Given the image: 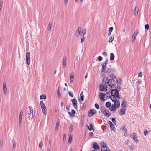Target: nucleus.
Listing matches in <instances>:
<instances>
[{
    "label": "nucleus",
    "mask_w": 151,
    "mask_h": 151,
    "mask_svg": "<svg viewBox=\"0 0 151 151\" xmlns=\"http://www.w3.org/2000/svg\"><path fill=\"white\" fill-rule=\"evenodd\" d=\"M59 87L58 89V95L59 98H60V96L61 94L59 92Z\"/></svg>",
    "instance_id": "8fccbe9b"
},
{
    "label": "nucleus",
    "mask_w": 151,
    "mask_h": 151,
    "mask_svg": "<svg viewBox=\"0 0 151 151\" xmlns=\"http://www.w3.org/2000/svg\"><path fill=\"white\" fill-rule=\"evenodd\" d=\"M107 88H108V87H107V86H106V88L105 89V91L106 93L107 94H108L109 95L110 93H111V91H108Z\"/></svg>",
    "instance_id": "ea45409f"
},
{
    "label": "nucleus",
    "mask_w": 151,
    "mask_h": 151,
    "mask_svg": "<svg viewBox=\"0 0 151 151\" xmlns=\"http://www.w3.org/2000/svg\"><path fill=\"white\" fill-rule=\"evenodd\" d=\"M113 30V27H111L109 29V33L108 34V35L109 36L111 35L112 31Z\"/></svg>",
    "instance_id": "a878e982"
},
{
    "label": "nucleus",
    "mask_w": 151,
    "mask_h": 151,
    "mask_svg": "<svg viewBox=\"0 0 151 151\" xmlns=\"http://www.w3.org/2000/svg\"><path fill=\"white\" fill-rule=\"evenodd\" d=\"M22 116H19V121H20V122H22Z\"/></svg>",
    "instance_id": "13d9d810"
},
{
    "label": "nucleus",
    "mask_w": 151,
    "mask_h": 151,
    "mask_svg": "<svg viewBox=\"0 0 151 151\" xmlns=\"http://www.w3.org/2000/svg\"><path fill=\"white\" fill-rule=\"evenodd\" d=\"M108 78H103L102 81L103 84H104V86H108Z\"/></svg>",
    "instance_id": "1a4fd4ad"
},
{
    "label": "nucleus",
    "mask_w": 151,
    "mask_h": 151,
    "mask_svg": "<svg viewBox=\"0 0 151 151\" xmlns=\"http://www.w3.org/2000/svg\"><path fill=\"white\" fill-rule=\"evenodd\" d=\"M102 55L105 57L107 56V54L106 52H103L102 53Z\"/></svg>",
    "instance_id": "338daca9"
},
{
    "label": "nucleus",
    "mask_w": 151,
    "mask_h": 151,
    "mask_svg": "<svg viewBox=\"0 0 151 151\" xmlns=\"http://www.w3.org/2000/svg\"><path fill=\"white\" fill-rule=\"evenodd\" d=\"M111 115V113L109 112V111L106 114V115H105V116L109 117V116H110Z\"/></svg>",
    "instance_id": "e433bc0d"
},
{
    "label": "nucleus",
    "mask_w": 151,
    "mask_h": 151,
    "mask_svg": "<svg viewBox=\"0 0 151 151\" xmlns=\"http://www.w3.org/2000/svg\"><path fill=\"white\" fill-rule=\"evenodd\" d=\"M67 57L65 56L63 57L62 65L63 68H65L66 66Z\"/></svg>",
    "instance_id": "0eeeda50"
},
{
    "label": "nucleus",
    "mask_w": 151,
    "mask_h": 151,
    "mask_svg": "<svg viewBox=\"0 0 151 151\" xmlns=\"http://www.w3.org/2000/svg\"><path fill=\"white\" fill-rule=\"evenodd\" d=\"M106 65L104 63H103L102 64V69L101 70V73H102L104 71L106 70Z\"/></svg>",
    "instance_id": "412c9836"
},
{
    "label": "nucleus",
    "mask_w": 151,
    "mask_h": 151,
    "mask_svg": "<svg viewBox=\"0 0 151 151\" xmlns=\"http://www.w3.org/2000/svg\"><path fill=\"white\" fill-rule=\"evenodd\" d=\"M117 93L116 94V97L117 98L120 99V95H119V91H118L117 92Z\"/></svg>",
    "instance_id": "4c0bfd02"
},
{
    "label": "nucleus",
    "mask_w": 151,
    "mask_h": 151,
    "mask_svg": "<svg viewBox=\"0 0 151 151\" xmlns=\"http://www.w3.org/2000/svg\"><path fill=\"white\" fill-rule=\"evenodd\" d=\"M66 140V136L65 134H64L63 139V142L65 143Z\"/></svg>",
    "instance_id": "de8ad7c7"
},
{
    "label": "nucleus",
    "mask_w": 151,
    "mask_h": 151,
    "mask_svg": "<svg viewBox=\"0 0 151 151\" xmlns=\"http://www.w3.org/2000/svg\"><path fill=\"white\" fill-rule=\"evenodd\" d=\"M116 108H117V107L113 106V105H112V106H111V108H110L109 110H111L112 111H114L116 110Z\"/></svg>",
    "instance_id": "bb28decb"
},
{
    "label": "nucleus",
    "mask_w": 151,
    "mask_h": 151,
    "mask_svg": "<svg viewBox=\"0 0 151 151\" xmlns=\"http://www.w3.org/2000/svg\"><path fill=\"white\" fill-rule=\"evenodd\" d=\"M118 91V90H116L115 89H112L111 91V95H116L117 91Z\"/></svg>",
    "instance_id": "dca6fc26"
},
{
    "label": "nucleus",
    "mask_w": 151,
    "mask_h": 151,
    "mask_svg": "<svg viewBox=\"0 0 151 151\" xmlns=\"http://www.w3.org/2000/svg\"><path fill=\"white\" fill-rule=\"evenodd\" d=\"M90 127L88 126H87L88 129L89 131H91L93 130V131L94 130V129L93 126V124L92 123L90 124H89Z\"/></svg>",
    "instance_id": "a211bd4d"
},
{
    "label": "nucleus",
    "mask_w": 151,
    "mask_h": 151,
    "mask_svg": "<svg viewBox=\"0 0 151 151\" xmlns=\"http://www.w3.org/2000/svg\"><path fill=\"white\" fill-rule=\"evenodd\" d=\"M125 108L122 109L119 112V114L121 115H124L125 114Z\"/></svg>",
    "instance_id": "4468645a"
},
{
    "label": "nucleus",
    "mask_w": 151,
    "mask_h": 151,
    "mask_svg": "<svg viewBox=\"0 0 151 151\" xmlns=\"http://www.w3.org/2000/svg\"><path fill=\"white\" fill-rule=\"evenodd\" d=\"M114 106L117 107V108H118L120 106V104L119 101V100L117 99L114 102Z\"/></svg>",
    "instance_id": "f8f14e48"
},
{
    "label": "nucleus",
    "mask_w": 151,
    "mask_h": 151,
    "mask_svg": "<svg viewBox=\"0 0 151 151\" xmlns=\"http://www.w3.org/2000/svg\"><path fill=\"white\" fill-rule=\"evenodd\" d=\"M13 143V148H14L16 147V144L14 140H13L12 141Z\"/></svg>",
    "instance_id": "58836bf2"
},
{
    "label": "nucleus",
    "mask_w": 151,
    "mask_h": 151,
    "mask_svg": "<svg viewBox=\"0 0 151 151\" xmlns=\"http://www.w3.org/2000/svg\"><path fill=\"white\" fill-rule=\"evenodd\" d=\"M74 78V75L72 74H71L70 77V82L72 83L73 81Z\"/></svg>",
    "instance_id": "2f4dec72"
},
{
    "label": "nucleus",
    "mask_w": 151,
    "mask_h": 151,
    "mask_svg": "<svg viewBox=\"0 0 151 151\" xmlns=\"http://www.w3.org/2000/svg\"><path fill=\"white\" fill-rule=\"evenodd\" d=\"M115 90H120V86L119 85H118L117 86H116L115 87Z\"/></svg>",
    "instance_id": "79ce46f5"
},
{
    "label": "nucleus",
    "mask_w": 151,
    "mask_h": 151,
    "mask_svg": "<svg viewBox=\"0 0 151 151\" xmlns=\"http://www.w3.org/2000/svg\"><path fill=\"white\" fill-rule=\"evenodd\" d=\"M68 114H69L70 116H71L72 117H74L75 116L73 114H72L70 112H68Z\"/></svg>",
    "instance_id": "69168bd1"
},
{
    "label": "nucleus",
    "mask_w": 151,
    "mask_h": 151,
    "mask_svg": "<svg viewBox=\"0 0 151 151\" xmlns=\"http://www.w3.org/2000/svg\"><path fill=\"white\" fill-rule=\"evenodd\" d=\"M3 91L4 92V94L5 95L6 93L7 88L6 83L5 82H4L3 84Z\"/></svg>",
    "instance_id": "9b49d317"
},
{
    "label": "nucleus",
    "mask_w": 151,
    "mask_h": 151,
    "mask_svg": "<svg viewBox=\"0 0 151 151\" xmlns=\"http://www.w3.org/2000/svg\"><path fill=\"white\" fill-rule=\"evenodd\" d=\"M145 27L146 29L147 30H148L149 29V26L148 24H147L145 25Z\"/></svg>",
    "instance_id": "09e8293b"
},
{
    "label": "nucleus",
    "mask_w": 151,
    "mask_h": 151,
    "mask_svg": "<svg viewBox=\"0 0 151 151\" xmlns=\"http://www.w3.org/2000/svg\"><path fill=\"white\" fill-rule=\"evenodd\" d=\"M82 93L83 91L80 94V95L81 96V99L82 101H83L84 100V96L83 94L82 95H81V94Z\"/></svg>",
    "instance_id": "37998d69"
},
{
    "label": "nucleus",
    "mask_w": 151,
    "mask_h": 151,
    "mask_svg": "<svg viewBox=\"0 0 151 151\" xmlns=\"http://www.w3.org/2000/svg\"><path fill=\"white\" fill-rule=\"evenodd\" d=\"M110 60H114V55L112 53H111L110 54Z\"/></svg>",
    "instance_id": "cd10ccee"
},
{
    "label": "nucleus",
    "mask_w": 151,
    "mask_h": 151,
    "mask_svg": "<svg viewBox=\"0 0 151 151\" xmlns=\"http://www.w3.org/2000/svg\"><path fill=\"white\" fill-rule=\"evenodd\" d=\"M112 96H113V97L112 98L111 96H110L109 97L110 98V99L113 102H114L116 100H117V99H116V97L115 96V95H111Z\"/></svg>",
    "instance_id": "6ab92c4d"
},
{
    "label": "nucleus",
    "mask_w": 151,
    "mask_h": 151,
    "mask_svg": "<svg viewBox=\"0 0 151 151\" xmlns=\"http://www.w3.org/2000/svg\"><path fill=\"white\" fill-rule=\"evenodd\" d=\"M40 104L42 110V113L45 115H46V114L47 111V109L46 106L43 103L42 101H40Z\"/></svg>",
    "instance_id": "7ed1b4c3"
},
{
    "label": "nucleus",
    "mask_w": 151,
    "mask_h": 151,
    "mask_svg": "<svg viewBox=\"0 0 151 151\" xmlns=\"http://www.w3.org/2000/svg\"><path fill=\"white\" fill-rule=\"evenodd\" d=\"M71 101L73 103V105L75 109L77 108V101L76 99H71Z\"/></svg>",
    "instance_id": "6e6552de"
},
{
    "label": "nucleus",
    "mask_w": 151,
    "mask_h": 151,
    "mask_svg": "<svg viewBox=\"0 0 151 151\" xmlns=\"http://www.w3.org/2000/svg\"><path fill=\"white\" fill-rule=\"evenodd\" d=\"M97 113L96 111L93 109H90L88 112V115L90 117L92 115L95 114Z\"/></svg>",
    "instance_id": "20e7f679"
},
{
    "label": "nucleus",
    "mask_w": 151,
    "mask_h": 151,
    "mask_svg": "<svg viewBox=\"0 0 151 151\" xmlns=\"http://www.w3.org/2000/svg\"><path fill=\"white\" fill-rule=\"evenodd\" d=\"M126 101L125 100H124L122 102L121 104V106L122 107V108H125V107H126Z\"/></svg>",
    "instance_id": "4be33fe9"
},
{
    "label": "nucleus",
    "mask_w": 151,
    "mask_h": 151,
    "mask_svg": "<svg viewBox=\"0 0 151 151\" xmlns=\"http://www.w3.org/2000/svg\"><path fill=\"white\" fill-rule=\"evenodd\" d=\"M138 32L137 30L135 32L134 34L133 35L132 37V42H133L135 41L136 39V37L137 35Z\"/></svg>",
    "instance_id": "9d476101"
},
{
    "label": "nucleus",
    "mask_w": 151,
    "mask_h": 151,
    "mask_svg": "<svg viewBox=\"0 0 151 151\" xmlns=\"http://www.w3.org/2000/svg\"><path fill=\"white\" fill-rule=\"evenodd\" d=\"M43 145V143L42 142H41L39 144V147H40L41 148L42 147Z\"/></svg>",
    "instance_id": "e2e57ef3"
},
{
    "label": "nucleus",
    "mask_w": 151,
    "mask_h": 151,
    "mask_svg": "<svg viewBox=\"0 0 151 151\" xmlns=\"http://www.w3.org/2000/svg\"><path fill=\"white\" fill-rule=\"evenodd\" d=\"M105 88L104 86L103 85H101L100 86V90L101 91H103Z\"/></svg>",
    "instance_id": "c756f323"
},
{
    "label": "nucleus",
    "mask_w": 151,
    "mask_h": 151,
    "mask_svg": "<svg viewBox=\"0 0 151 151\" xmlns=\"http://www.w3.org/2000/svg\"><path fill=\"white\" fill-rule=\"evenodd\" d=\"M148 132L146 130H145L144 132V134L145 136H146L148 133Z\"/></svg>",
    "instance_id": "5fc2aeb1"
},
{
    "label": "nucleus",
    "mask_w": 151,
    "mask_h": 151,
    "mask_svg": "<svg viewBox=\"0 0 151 151\" xmlns=\"http://www.w3.org/2000/svg\"><path fill=\"white\" fill-rule=\"evenodd\" d=\"M99 97L101 101H104L105 100V99H104L105 97V94L104 93L102 92L100 93H99Z\"/></svg>",
    "instance_id": "ddd939ff"
},
{
    "label": "nucleus",
    "mask_w": 151,
    "mask_h": 151,
    "mask_svg": "<svg viewBox=\"0 0 151 151\" xmlns=\"http://www.w3.org/2000/svg\"><path fill=\"white\" fill-rule=\"evenodd\" d=\"M137 138V136H136L135 137H134L133 139L136 142H138V140Z\"/></svg>",
    "instance_id": "c03bdc74"
},
{
    "label": "nucleus",
    "mask_w": 151,
    "mask_h": 151,
    "mask_svg": "<svg viewBox=\"0 0 151 151\" xmlns=\"http://www.w3.org/2000/svg\"><path fill=\"white\" fill-rule=\"evenodd\" d=\"M59 123L58 122H57V123H56V129H57L58 127H59Z\"/></svg>",
    "instance_id": "bf43d9fd"
},
{
    "label": "nucleus",
    "mask_w": 151,
    "mask_h": 151,
    "mask_svg": "<svg viewBox=\"0 0 151 151\" xmlns=\"http://www.w3.org/2000/svg\"><path fill=\"white\" fill-rule=\"evenodd\" d=\"M84 40H85V38H84V37H83L81 39V43H83L84 42Z\"/></svg>",
    "instance_id": "774afa93"
},
{
    "label": "nucleus",
    "mask_w": 151,
    "mask_h": 151,
    "mask_svg": "<svg viewBox=\"0 0 151 151\" xmlns=\"http://www.w3.org/2000/svg\"><path fill=\"white\" fill-rule=\"evenodd\" d=\"M120 130H123V132H124V135H125V133L126 134L127 130V129L125 128V127L124 126H122L120 129Z\"/></svg>",
    "instance_id": "5701e85b"
},
{
    "label": "nucleus",
    "mask_w": 151,
    "mask_h": 151,
    "mask_svg": "<svg viewBox=\"0 0 151 151\" xmlns=\"http://www.w3.org/2000/svg\"><path fill=\"white\" fill-rule=\"evenodd\" d=\"M29 111H28V115L29 116L28 117V118L30 120V119H32L34 115H35V111L34 114H33V109H32L31 107L30 106L29 107Z\"/></svg>",
    "instance_id": "f257e3e1"
},
{
    "label": "nucleus",
    "mask_w": 151,
    "mask_h": 151,
    "mask_svg": "<svg viewBox=\"0 0 151 151\" xmlns=\"http://www.w3.org/2000/svg\"><path fill=\"white\" fill-rule=\"evenodd\" d=\"M111 106V103L109 102H106L105 104V106L106 107L109 108Z\"/></svg>",
    "instance_id": "72a5a7b5"
},
{
    "label": "nucleus",
    "mask_w": 151,
    "mask_h": 151,
    "mask_svg": "<svg viewBox=\"0 0 151 151\" xmlns=\"http://www.w3.org/2000/svg\"><path fill=\"white\" fill-rule=\"evenodd\" d=\"M81 32V29L80 27H78L76 32V36L77 37L80 34Z\"/></svg>",
    "instance_id": "f3484780"
},
{
    "label": "nucleus",
    "mask_w": 151,
    "mask_h": 151,
    "mask_svg": "<svg viewBox=\"0 0 151 151\" xmlns=\"http://www.w3.org/2000/svg\"><path fill=\"white\" fill-rule=\"evenodd\" d=\"M46 98V96L45 95H43L40 96V99H45Z\"/></svg>",
    "instance_id": "f704fd0d"
},
{
    "label": "nucleus",
    "mask_w": 151,
    "mask_h": 151,
    "mask_svg": "<svg viewBox=\"0 0 151 151\" xmlns=\"http://www.w3.org/2000/svg\"><path fill=\"white\" fill-rule=\"evenodd\" d=\"M52 26V22H50L48 27L47 29L49 31H50L51 29V27Z\"/></svg>",
    "instance_id": "393cba45"
},
{
    "label": "nucleus",
    "mask_w": 151,
    "mask_h": 151,
    "mask_svg": "<svg viewBox=\"0 0 151 151\" xmlns=\"http://www.w3.org/2000/svg\"><path fill=\"white\" fill-rule=\"evenodd\" d=\"M114 128L115 127L113 124V125H110V128L111 130H114Z\"/></svg>",
    "instance_id": "3c124183"
},
{
    "label": "nucleus",
    "mask_w": 151,
    "mask_h": 151,
    "mask_svg": "<svg viewBox=\"0 0 151 151\" xmlns=\"http://www.w3.org/2000/svg\"><path fill=\"white\" fill-rule=\"evenodd\" d=\"M86 107V104H85V103H84L83 105V106H82V107H81V109H84Z\"/></svg>",
    "instance_id": "4d7b16f0"
},
{
    "label": "nucleus",
    "mask_w": 151,
    "mask_h": 151,
    "mask_svg": "<svg viewBox=\"0 0 151 151\" xmlns=\"http://www.w3.org/2000/svg\"><path fill=\"white\" fill-rule=\"evenodd\" d=\"M72 137L71 136L70 137H69V140L68 141V143H69V144H70L71 143V141L72 140Z\"/></svg>",
    "instance_id": "a19ab883"
},
{
    "label": "nucleus",
    "mask_w": 151,
    "mask_h": 151,
    "mask_svg": "<svg viewBox=\"0 0 151 151\" xmlns=\"http://www.w3.org/2000/svg\"><path fill=\"white\" fill-rule=\"evenodd\" d=\"M3 4V2L2 0L0 1V11H1Z\"/></svg>",
    "instance_id": "a18cd8bd"
},
{
    "label": "nucleus",
    "mask_w": 151,
    "mask_h": 151,
    "mask_svg": "<svg viewBox=\"0 0 151 151\" xmlns=\"http://www.w3.org/2000/svg\"><path fill=\"white\" fill-rule=\"evenodd\" d=\"M112 121L114 124H116V121L115 119V118H112Z\"/></svg>",
    "instance_id": "6e6d98bb"
},
{
    "label": "nucleus",
    "mask_w": 151,
    "mask_h": 151,
    "mask_svg": "<svg viewBox=\"0 0 151 151\" xmlns=\"http://www.w3.org/2000/svg\"><path fill=\"white\" fill-rule=\"evenodd\" d=\"M86 30L84 29L82 30L81 32V35H82V37H83L85 34H86Z\"/></svg>",
    "instance_id": "473e14b6"
},
{
    "label": "nucleus",
    "mask_w": 151,
    "mask_h": 151,
    "mask_svg": "<svg viewBox=\"0 0 151 151\" xmlns=\"http://www.w3.org/2000/svg\"><path fill=\"white\" fill-rule=\"evenodd\" d=\"M108 85L110 86V88H112L116 86L115 81L113 79H109L108 81Z\"/></svg>",
    "instance_id": "f03ea898"
},
{
    "label": "nucleus",
    "mask_w": 151,
    "mask_h": 151,
    "mask_svg": "<svg viewBox=\"0 0 151 151\" xmlns=\"http://www.w3.org/2000/svg\"><path fill=\"white\" fill-rule=\"evenodd\" d=\"M101 151H106L107 150V148L106 147L103 148V147H101Z\"/></svg>",
    "instance_id": "052dcab7"
},
{
    "label": "nucleus",
    "mask_w": 151,
    "mask_h": 151,
    "mask_svg": "<svg viewBox=\"0 0 151 151\" xmlns=\"http://www.w3.org/2000/svg\"><path fill=\"white\" fill-rule=\"evenodd\" d=\"M93 147L95 150H97L99 148V145L96 143H95V144H93Z\"/></svg>",
    "instance_id": "aec40b11"
},
{
    "label": "nucleus",
    "mask_w": 151,
    "mask_h": 151,
    "mask_svg": "<svg viewBox=\"0 0 151 151\" xmlns=\"http://www.w3.org/2000/svg\"><path fill=\"white\" fill-rule=\"evenodd\" d=\"M68 94H69V95L70 96H71V97H73V93H71V92H69Z\"/></svg>",
    "instance_id": "680f3d73"
},
{
    "label": "nucleus",
    "mask_w": 151,
    "mask_h": 151,
    "mask_svg": "<svg viewBox=\"0 0 151 151\" xmlns=\"http://www.w3.org/2000/svg\"><path fill=\"white\" fill-rule=\"evenodd\" d=\"M95 108H96L97 109H99V106L97 103L95 104Z\"/></svg>",
    "instance_id": "49530a36"
},
{
    "label": "nucleus",
    "mask_w": 151,
    "mask_h": 151,
    "mask_svg": "<svg viewBox=\"0 0 151 151\" xmlns=\"http://www.w3.org/2000/svg\"><path fill=\"white\" fill-rule=\"evenodd\" d=\"M101 147H103V148H106V144L104 142H101Z\"/></svg>",
    "instance_id": "7c9ffc66"
},
{
    "label": "nucleus",
    "mask_w": 151,
    "mask_h": 151,
    "mask_svg": "<svg viewBox=\"0 0 151 151\" xmlns=\"http://www.w3.org/2000/svg\"><path fill=\"white\" fill-rule=\"evenodd\" d=\"M115 70L113 68H108L107 69L106 72L108 73H112L114 72Z\"/></svg>",
    "instance_id": "2eb2a0df"
},
{
    "label": "nucleus",
    "mask_w": 151,
    "mask_h": 151,
    "mask_svg": "<svg viewBox=\"0 0 151 151\" xmlns=\"http://www.w3.org/2000/svg\"><path fill=\"white\" fill-rule=\"evenodd\" d=\"M114 35H113V36H110L108 42L109 43L111 42L113 40V39L114 38Z\"/></svg>",
    "instance_id": "b1692460"
},
{
    "label": "nucleus",
    "mask_w": 151,
    "mask_h": 151,
    "mask_svg": "<svg viewBox=\"0 0 151 151\" xmlns=\"http://www.w3.org/2000/svg\"><path fill=\"white\" fill-rule=\"evenodd\" d=\"M98 59L99 61H101L102 60V58L101 56H99L98 58Z\"/></svg>",
    "instance_id": "864d4df0"
},
{
    "label": "nucleus",
    "mask_w": 151,
    "mask_h": 151,
    "mask_svg": "<svg viewBox=\"0 0 151 151\" xmlns=\"http://www.w3.org/2000/svg\"><path fill=\"white\" fill-rule=\"evenodd\" d=\"M138 10L139 9L138 7H136L134 10V14L135 16H136L137 15Z\"/></svg>",
    "instance_id": "c85d7f7f"
},
{
    "label": "nucleus",
    "mask_w": 151,
    "mask_h": 151,
    "mask_svg": "<svg viewBox=\"0 0 151 151\" xmlns=\"http://www.w3.org/2000/svg\"><path fill=\"white\" fill-rule=\"evenodd\" d=\"M121 80L120 79H118L117 80V82L118 83H121Z\"/></svg>",
    "instance_id": "0e129e2a"
},
{
    "label": "nucleus",
    "mask_w": 151,
    "mask_h": 151,
    "mask_svg": "<svg viewBox=\"0 0 151 151\" xmlns=\"http://www.w3.org/2000/svg\"><path fill=\"white\" fill-rule=\"evenodd\" d=\"M100 109L102 113L105 116L106 114L109 111L108 109H106L104 106H101L100 107Z\"/></svg>",
    "instance_id": "423d86ee"
},
{
    "label": "nucleus",
    "mask_w": 151,
    "mask_h": 151,
    "mask_svg": "<svg viewBox=\"0 0 151 151\" xmlns=\"http://www.w3.org/2000/svg\"><path fill=\"white\" fill-rule=\"evenodd\" d=\"M73 125L72 124H70V127H69V131L71 133L73 130Z\"/></svg>",
    "instance_id": "c9c22d12"
},
{
    "label": "nucleus",
    "mask_w": 151,
    "mask_h": 151,
    "mask_svg": "<svg viewBox=\"0 0 151 151\" xmlns=\"http://www.w3.org/2000/svg\"><path fill=\"white\" fill-rule=\"evenodd\" d=\"M30 53L29 52H27L26 53V63L27 64L29 65L30 63Z\"/></svg>",
    "instance_id": "39448f33"
},
{
    "label": "nucleus",
    "mask_w": 151,
    "mask_h": 151,
    "mask_svg": "<svg viewBox=\"0 0 151 151\" xmlns=\"http://www.w3.org/2000/svg\"><path fill=\"white\" fill-rule=\"evenodd\" d=\"M136 136V133H133L132 134V135L131 136V138L133 139V138L135 137Z\"/></svg>",
    "instance_id": "603ef678"
}]
</instances>
